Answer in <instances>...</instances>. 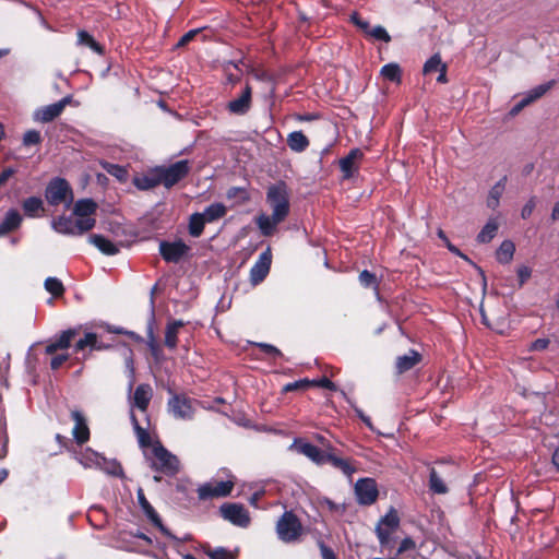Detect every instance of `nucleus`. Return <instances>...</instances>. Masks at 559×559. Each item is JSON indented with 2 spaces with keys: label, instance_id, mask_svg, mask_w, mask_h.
Here are the masks:
<instances>
[{
  "label": "nucleus",
  "instance_id": "obj_1",
  "mask_svg": "<svg viewBox=\"0 0 559 559\" xmlns=\"http://www.w3.org/2000/svg\"><path fill=\"white\" fill-rule=\"evenodd\" d=\"M265 200L272 214L261 213L255 217V224L264 237H271L277 231L290 212L289 191L285 182L271 185L266 190Z\"/></svg>",
  "mask_w": 559,
  "mask_h": 559
},
{
  "label": "nucleus",
  "instance_id": "obj_2",
  "mask_svg": "<svg viewBox=\"0 0 559 559\" xmlns=\"http://www.w3.org/2000/svg\"><path fill=\"white\" fill-rule=\"evenodd\" d=\"M74 459L84 468L99 469L110 476H123V471L119 462H117L115 459H107L91 448H85L80 452H74Z\"/></svg>",
  "mask_w": 559,
  "mask_h": 559
},
{
  "label": "nucleus",
  "instance_id": "obj_3",
  "mask_svg": "<svg viewBox=\"0 0 559 559\" xmlns=\"http://www.w3.org/2000/svg\"><path fill=\"white\" fill-rule=\"evenodd\" d=\"M399 526L400 518L393 508L379 520L376 526V534L383 550L391 549L393 547L395 542L393 535L397 531Z\"/></svg>",
  "mask_w": 559,
  "mask_h": 559
},
{
  "label": "nucleus",
  "instance_id": "obj_4",
  "mask_svg": "<svg viewBox=\"0 0 559 559\" xmlns=\"http://www.w3.org/2000/svg\"><path fill=\"white\" fill-rule=\"evenodd\" d=\"M153 457L150 459L151 467L166 475H175L179 472L180 464L176 455L171 454L162 444L156 443L152 449Z\"/></svg>",
  "mask_w": 559,
  "mask_h": 559
},
{
  "label": "nucleus",
  "instance_id": "obj_5",
  "mask_svg": "<svg viewBox=\"0 0 559 559\" xmlns=\"http://www.w3.org/2000/svg\"><path fill=\"white\" fill-rule=\"evenodd\" d=\"M96 219H78L71 216H59L52 219L51 227L63 235H83L95 226Z\"/></svg>",
  "mask_w": 559,
  "mask_h": 559
},
{
  "label": "nucleus",
  "instance_id": "obj_6",
  "mask_svg": "<svg viewBox=\"0 0 559 559\" xmlns=\"http://www.w3.org/2000/svg\"><path fill=\"white\" fill-rule=\"evenodd\" d=\"M276 533L282 542L293 543L300 537L302 525L292 511H286L276 523Z\"/></svg>",
  "mask_w": 559,
  "mask_h": 559
},
{
  "label": "nucleus",
  "instance_id": "obj_7",
  "mask_svg": "<svg viewBox=\"0 0 559 559\" xmlns=\"http://www.w3.org/2000/svg\"><path fill=\"white\" fill-rule=\"evenodd\" d=\"M46 200L51 205L66 203L67 207L73 201V193L70 185L62 178L52 179L46 187Z\"/></svg>",
  "mask_w": 559,
  "mask_h": 559
},
{
  "label": "nucleus",
  "instance_id": "obj_8",
  "mask_svg": "<svg viewBox=\"0 0 559 559\" xmlns=\"http://www.w3.org/2000/svg\"><path fill=\"white\" fill-rule=\"evenodd\" d=\"M157 169L160 183L166 188H170L187 176L189 173V163L188 160H179L168 167H160Z\"/></svg>",
  "mask_w": 559,
  "mask_h": 559
},
{
  "label": "nucleus",
  "instance_id": "obj_9",
  "mask_svg": "<svg viewBox=\"0 0 559 559\" xmlns=\"http://www.w3.org/2000/svg\"><path fill=\"white\" fill-rule=\"evenodd\" d=\"M190 251V247L186 245L182 240H177L174 242L162 241L159 243V253L163 259L167 262L177 263L183 257H186Z\"/></svg>",
  "mask_w": 559,
  "mask_h": 559
},
{
  "label": "nucleus",
  "instance_id": "obj_10",
  "mask_svg": "<svg viewBox=\"0 0 559 559\" xmlns=\"http://www.w3.org/2000/svg\"><path fill=\"white\" fill-rule=\"evenodd\" d=\"M222 515L235 525L246 527L250 523L248 511L241 506L236 503H226L221 507Z\"/></svg>",
  "mask_w": 559,
  "mask_h": 559
},
{
  "label": "nucleus",
  "instance_id": "obj_11",
  "mask_svg": "<svg viewBox=\"0 0 559 559\" xmlns=\"http://www.w3.org/2000/svg\"><path fill=\"white\" fill-rule=\"evenodd\" d=\"M355 492L360 504H371L377 500L378 489L371 478L359 479L355 485Z\"/></svg>",
  "mask_w": 559,
  "mask_h": 559
},
{
  "label": "nucleus",
  "instance_id": "obj_12",
  "mask_svg": "<svg viewBox=\"0 0 559 559\" xmlns=\"http://www.w3.org/2000/svg\"><path fill=\"white\" fill-rule=\"evenodd\" d=\"M233 487L234 483L230 480L218 481L215 484L207 483L199 487L198 495L202 500L216 497H226L230 493Z\"/></svg>",
  "mask_w": 559,
  "mask_h": 559
},
{
  "label": "nucleus",
  "instance_id": "obj_13",
  "mask_svg": "<svg viewBox=\"0 0 559 559\" xmlns=\"http://www.w3.org/2000/svg\"><path fill=\"white\" fill-rule=\"evenodd\" d=\"M290 449L307 456L309 460H311L313 463L318 465L326 463V456L329 453L321 451L318 447L309 442L295 440L294 443L290 445Z\"/></svg>",
  "mask_w": 559,
  "mask_h": 559
},
{
  "label": "nucleus",
  "instance_id": "obj_14",
  "mask_svg": "<svg viewBox=\"0 0 559 559\" xmlns=\"http://www.w3.org/2000/svg\"><path fill=\"white\" fill-rule=\"evenodd\" d=\"M271 262V250L266 249L259 255V259L255 261V263L250 270V281L252 282V284L257 285L265 278L270 271Z\"/></svg>",
  "mask_w": 559,
  "mask_h": 559
},
{
  "label": "nucleus",
  "instance_id": "obj_15",
  "mask_svg": "<svg viewBox=\"0 0 559 559\" xmlns=\"http://www.w3.org/2000/svg\"><path fill=\"white\" fill-rule=\"evenodd\" d=\"M169 409L176 418L191 419L193 407L191 400L186 396L175 395L168 402Z\"/></svg>",
  "mask_w": 559,
  "mask_h": 559
},
{
  "label": "nucleus",
  "instance_id": "obj_16",
  "mask_svg": "<svg viewBox=\"0 0 559 559\" xmlns=\"http://www.w3.org/2000/svg\"><path fill=\"white\" fill-rule=\"evenodd\" d=\"M68 102L69 98L66 97L57 103L37 109L34 114V119L40 122L52 121L55 118L61 115Z\"/></svg>",
  "mask_w": 559,
  "mask_h": 559
},
{
  "label": "nucleus",
  "instance_id": "obj_17",
  "mask_svg": "<svg viewBox=\"0 0 559 559\" xmlns=\"http://www.w3.org/2000/svg\"><path fill=\"white\" fill-rule=\"evenodd\" d=\"M251 94L252 90L249 84L245 86L241 94L230 100L227 105L228 110L234 115H245L249 111L251 107Z\"/></svg>",
  "mask_w": 559,
  "mask_h": 559
},
{
  "label": "nucleus",
  "instance_id": "obj_18",
  "mask_svg": "<svg viewBox=\"0 0 559 559\" xmlns=\"http://www.w3.org/2000/svg\"><path fill=\"white\" fill-rule=\"evenodd\" d=\"M361 158L362 152L358 148H354L347 156L340 160V167L345 179L350 178L358 170V163Z\"/></svg>",
  "mask_w": 559,
  "mask_h": 559
},
{
  "label": "nucleus",
  "instance_id": "obj_19",
  "mask_svg": "<svg viewBox=\"0 0 559 559\" xmlns=\"http://www.w3.org/2000/svg\"><path fill=\"white\" fill-rule=\"evenodd\" d=\"M71 416L74 420V427L72 429L73 438L79 444H83L90 439V429L86 420L79 411H73Z\"/></svg>",
  "mask_w": 559,
  "mask_h": 559
},
{
  "label": "nucleus",
  "instance_id": "obj_20",
  "mask_svg": "<svg viewBox=\"0 0 559 559\" xmlns=\"http://www.w3.org/2000/svg\"><path fill=\"white\" fill-rule=\"evenodd\" d=\"M96 210L97 204L92 199H81L73 206V215L78 219H95L94 214Z\"/></svg>",
  "mask_w": 559,
  "mask_h": 559
},
{
  "label": "nucleus",
  "instance_id": "obj_21",
  "mask_svg": "<svg viewBox=\"0 0 559 559\" xmlns=\"http://www.w3.org/2000/svg\"><path fill=\"white\" fill-rule=\"evenodd\" d=\"M138 501L140 507L142 508L145 515L152 521V523L157 526L164 534L168 535V531L164 527L162 524V521L154 510V508L150 504V502L146 500L144 496V491L142 488H139L136 491Z\"/></svg>",
  "mask_w": 559,
  "mask_h": 559
},
{
  "label": "nucleus",
  "instance_id": "obj_22",
  "mask_svg": "<svg viewBox=\"0 0 559 559\" xmlns=\"http://www.w3.org/2000/svg\"><path fill=\"white\" fill-rule=\"evenodd\" d=\"M76 335L75 329L63 331L53 342L46 346V353L51 355L59 349H67L70 347L73 337Z\"/></svg>",
  "mask_w": 559,
  "mask_h": 559
},
{
  "label": "nucleus",
  "instance_id": "obj_23",
  "mask_svg": "<svg viewBox=\"0 0 559 559\" xmlns=\"http://www.w3.org/2000/svg\"><path fill=\"white\" fill-rule=\"evenodd\" d=\"M88 242L106 255H115L119 252L118 246L102 235H91Z\"/></svg>",
  "mask_w": 559,
  "mask_h": 559
},
{
  "label": "nucleus",
  "instance_id": "obj_24",
  "mask_svg": "<svg viewBox=\"0 0 559 559\" xmlns=\"http://www.w3.org/2000/svg\"><path fill=\"white\" fill-rule=\"evenodd\" d=\"M152 399V389L148 384H140L134 392L133 404L140 411H146Z\"/></svg>",
  "mask_w": 559,
  "mask_h": 559
},
{
  "label": "nucleus",
  "instance_id": "obj_25",
  "mask_svg": "<svg viewBox=\"0 0 559 559\" xmlns=\"http://www.w3.org/2000/svg\"><path fill=\"white\" fill-rule=\"evenodd\" d=\"M185 325L182 320H174L168 322L165 330V345L174 349L177 346L179 330Z\"/></svg>",
  "mask_w": 559,
  "mask_h": 559
},
{
  "label": "nucleus",
  "instance_id": "obj_26",
  "mask_svg": "<svg viewBox=\"0 0 559 559\" xmlns=\"http://www.w3.org/2000/svg\"><path fill=\"white\" fill-rule=\"evenodd\" d=\"M22 222V216L16 210H10L0 224V236L16 229Z\"/></svg>",
  "mask_w": 559,
  "mask_h": 559
},
{
  "label": "nucleus",
  "instance_id": "obj_27",
  "mask_svg": "<svg viewBox=\"0 0 559 559\" xmlns=\"http://www.w3.org/2000/svg\"><path fill=\"white\" fill-rule=\"evenodd\" d=\"M507 177H502L489 191L487 198V206L496 210L500 204V198L506 189Z\"/></svg>",
  "mask_w": 559,
  "mask_h": 559
},
{
  "label": "nucleus",
  "instance_id": "obj_28",
  "mask_svg": "<svg viewBox=\"0 0 559 559\" xmlns=\"http://www.w3.org/2000/svg\"><path fill=\"white\" fill-rule=\"evenodd\" d=\"M287 145L292 151L300 153L309 146V141L301 131H294L287 136Z\"/></svg>",
  "mask_w": 559,
  "mask_h": 559
},
{
  "label": "nucleus",
  "instance_id": "obj_29",
  "mask_svg": "<svg viewBox=\"0 0 559 559\" xmlns=\"http://www.w3.org/2000/svg\"><path fill=\"white\" fill-rule=\"evenodd\" d=\"M134 186L140 190H148L160 185L158 169L154 174L143 175L135 177L133 180Z\"/></svg>",
  "mask_w": 559,
  "mask_h": 559
},
{
  "label": "nucleus",
  "instance_id": "obj_30",
  "mask_svg": "<svg viewBox=\"0 0 559 559\" xmlns=\"http://www.w3.org/2000/svg\"><path fill=\"white\" fill-rule=\"evenodd\" d=\"M227 213V207L223 203H213L209 205L201 215L206 221V223H213L222 217H224Z\"/></svg>",
  "mask_w": 559,
  "mask_h": 559
},
{
  "label": "nucleus",
  "instance_id": "obj_31",
  "mask_svg": "<svg viewBox=\"0 0 559 559\" xmlns=\"http://www.w3.org/2000/svg\"><path fill=\"white\" fill-rule=\"evenodd\" d=\"M498 228V219L496 217L490 218L477 235V241L480 243H487L491 241V239L496 236Z\"/></svg>",
  "mask_w": 559,
  "mask_h": 559
},
{
  "label": "nucleus",
  "instance_id": "obj_32",
  "mask_svg": "<svg viewBox=\"0 0 559 559\" xmlns=\"http://www.w3.org/2000/svg\"><path fill=\"white\" fill-rule=\"evenodd\" d=\"M429 489L438 495H444L449 490L441 475L433 467L430 468L429 473Z\"/></svg>",
  "mask_w": 559,
  "mask_h": 559
},
{
  "label": "nucleus",
  "instance_id": "obj_33",
  "mask_svg": "<svg viewBox=\"0 0 559 559\" xmlns=\"http://www.w3.org/2000/svg\"><path fill=\"white\" fill-rule=\"evenodd\" d=\"M23 210L26 216L35 217L44 210V203L40 198L31 197L24 200Z\"/></svg>",
  "mask_w": 559,
  "mask_h": 559
},
{
  "label": "nucleus",
  "instance_id": "obj_34",
  "mask_svg": "<svg viewBox=\"0 0 559 559\" xmlns=\"http://www.w3.org/2000/svg\"><path fill=\"white\" fill-rule=\"evenodd\" d=\"M206 221L203 218L201 213H193L189 218V234L198 238L202 235Z\"/></svg>",
  "mask_w": 559,
  "mask_h": 559
},
{
  "label": "nucleus",
  "instance_id": "obj_35",
  "mask_svg": "<svg viewBox=\"0 0 559 559\" xmlns=\"http://www.w3.org/2000/svg\"><path fill=\"white\" fill-rule=\"evenodd\" d=\"M515 247L512 241L504 240L498 248L496 255L499 262L509 263L514 254Z\"/></svg>",
  "mask_w": 559,
  "mask_h": 559
},
{
  "label": "nucleus",
  "instance_id": "obj_36",
  "mask_svg": "<svg viewBox=\"0 0 559 559\" xmlns=\"http://www.w3.org/2000/svg\"><path fill=\"white\" fill-rule=\"evenodd\" d=\"M326 463L332 464L335 468L341 469L346 476L350 477L355 473V468L346 460L337 457L331 453L326 456Z\"/></svg>",
  "mask_w": 559,
  "mask_h": 559
},
{
  "label": "nucleus",
  "instance_id": "obj_37",
  "mask_svg": "<svg viewBox=\"0 0 559 559\" xmlns=\"http://www.w3.org/2000/svg\"><path fill=\"white\" fill-rule=\"evenodd\" d=\"M418 361L419 355L415 352H411L408 355H404L397 358L396 368L400 372H403L413 368Z\"/></svg>",
  "mask_w": 559,
  "mask_h": 559
},
{
  "label": "nucleus",
  "instance_id": "obj_38",
  "mask_svg": "<svg viewBox=\"0 0 559 559\" xmlns=\"http://www.w3.org/2000/svg\"><path fill=\"white\" fill-rule=\"evenodd\" d=\"M122 357L124 359L126 369L128 371L129 377V391L132 390L133 383H134V360H133V353L130 348H124L122 353Z\"/></svg>",
  "mask_w": 559,
  "mask_h": 559
},
{
  "label": "nucleus",
  "instance_id": "obj_39",
  "mask_svg": "<svg viewBox=\"0 0 559 559\" xmlns=\"http://www.w3.org/2000/svg\"><path fill=\"white\" fill-rule=\"evenodd\" d=\"M381 75L391 82L399 83L401 81V69L396 63H388L382 67Z\"/></svg>",
  "mask_w": 559,
  "mask_h": 559
},
{
  "label": "nucleus",
  "instance_id": "obj_40",
  "mask_svg": "<svg viewBox=\"0 0 559 559\" xmlns=\"http://www.w3.org/2000/svg\"><path fill=\"white\" fill-rule=\"evenodd\" d=\"M45 288L55 297L61 296L64 292L63 284L57 277H47L45 281Z\"/></svg>",
  "mask_w": 559,
  "mask_h": 559
},
{
  "label": "nucleus",
  "instance_id": "obj_41",
  "mask_svg": "<svg viewBox=\"0 0 559 559\" xmlns=\"http://www.w3.org/2000/svg\"><path fill=\"white\" fill-rule=\"evenodd\" d=\"M78 40L79 44L88 46L92 50H94L97 53L103 52L100 45L96 43L94 38L85 31H80L78 33Z\"/></svg>",
  "mask_w": 559,
  "mask_h": 559
},
{
  "label": "nucleus",
  "instance_id": "obj_42",
  "mask_svg": "<svg viewBox=\"0 0 559 559\" xmlns=\"http://www.w3.org/2000/svg\"><path fill=\"white\" fill-rule=\"evenodd\" d=\"M96 335L97 334L94 332L85 333L84 336L75 343V352H83L87 347L92 350V347L93 345H95L96 342Z\"/></svg>",
  "mask_w": 559,
  "mask_h": 559
},
{
  "label": "nucleus",
  "instance_id": "obj_43",
  "mask_svg": "<svg viewBox=\"0 0 559 559\" xmlns=\"http://www.w3.org/2000/svg\"><path fill=\"white\" fill-rule=\"evenodd\" d=\"M443 67H445V63H443L441 61L440 56L439 55H433L424 64V73L425 74H430V73H433V72H439Z\"/></svg>",
  "mask_w": 559,
  "mask_h": 559
},
{
  "label": "nucleus",
  "instance_id": "obj_44",
  "mask_svg": "<svg viewBox=\"0 0 559 559\" xmlns=\"http://www.w3.org/2000/svg\"><path fill=\"white\" fill-rule=\"evenodd\" d=\"M104 168L106 169V171L109 175L116 177L120 181H124L127 179V176H128L127 170L119 165L106 163L104 165Z\"/></svg>",
  "mask_w": 559,
  "mask_h": 559
},
{
  "label": "nucleus",
  "instance_id": "obj_45",
  "mask_svg": "<svg viewBox=\"0 0 559 559\" xmlns=\"http://www.w3.org/2000/svg\"><path fill=\"white\" fill-rule=\"evenodd\" d=\"M132 421H133V426H134V429L138 435V440H139L140 445L143 448L148 447L150 442H151V438H150L148 433L139 425L136 418L133 415H132Z\"/></svg>",
  "mask_w": 559,
  "mask_h": 559
},
{
  "label": "nucleus",
  "instance_id": "obj_46",
  "mask_svg": "<svg viewBox=\"0 0 559 559\" xmlns=\"http://www.w3.org/2000/svg\"><path fill=\"white\" fill-rule=\"evenodd\" d=\"M551 86V83L540 84L536 87H534L532 91H530L526 96L528 99H531V103L535 102L536 99L540 98Z\"/></svg>",
  "mask_w": 559,
  "mask_h": 559
},
{
  "label": "nucleus",
  "instance_id": "obj_47",
  "mask_svg": "<svg viewBox=\"0 0 559 559\" xmlns=\"http://www.w3.org/2000/svg\"><path fill=\"white\" fill-rule=\"evenodd\" d=\"M40 141L41 135L37 130H28L23 135V144L25 146L38 144Z\"/></svg>",
  "mask_w": 559,
  "mask_h": 559
},
{
  "label": "nucleus",
  "instance_id": "obj_48",
  "mask_svg": "<svg viewBox=\"0 0 559 559\" xmlns=\"http://www.w3.org/2000/svg\"><path fill=\"white\" fill-rule=\"evenodd\" d=\"M311 386L310 380L308 379H301L295 382L287 383L284 385L283 391L284 392H292L296 390H306Z\"/></svg>",
  "mask_w": 559,
  "mask_h": 559
},
{
  "label": "nucleus",
  "instance_id": "obj_49",
  "mask_svg": "<svg viewBox=\"0 0 559 559\" xmlns=\"http://www.w3.org/2000/svg\"><path fill=\"white\" fill-rule=\"evenodd\" d=\"M206 554L211 559H235V556L223 547L209 550Z\"/></svg>",
  "mask_w": 559,
  "mask_h": 559
},
{
  "label": "nucleus",
  "instance_id": "obj_50",
  "mask_svg": "<svg viewBox=\"0 0 559 559\" xmlns=\"http://www.w3.org/2000/svg\"><path fill=\"white\" fill-rule=\"evenodd\" d=\"M438 237L444 242V245L447 246V248L454 254L463 258L464 260L468 261L467 257L465 254H463L457 247H455L454 245L451 243V241L449 240V238L445 236V234L443 233V230L439 229L438 230Z\"/></svg>",
  "mask_w": 559,
  "mask_h": 559
},
{
  "label": "nucleus",
  "instance_id": "obj_51",
  "mask_svg": "<svg viewBox=\"0 0 559 559\" xmlns=\"http://www.w3.org/2000/svg\"><path fill=\"white\" fill-rule=\"evenodd\" d=\"M415 547H416L415 542L411 537H405L401 542V544L397 548V551L393 557H396V559H397L400 555H402L406 551L413 550V549H415Z\"/></svg>",
  "mask_w": 559,
  "mask_h": 559
},
{
  "label": "nucleus",
  "instance_id": "obj_52",
  "mask_svg": "<svg viewBox=\"0 0 559 559\" xmlns=\"http://www.w3.org/2000/svg\"><path fill=\"white\" fill-rule=\"evenodd\" d=\"M369 34L374 37L376 39H379V40H383L385 43H389L391 40V37L390 35L388 34V32L385 31L384 27L378 25L376 27H373Z\"/></svg>",
  "mask_w": 559,
  "mask_h": 559
},
{
  "label": "nucleus",
  "instance_id": "obj_53",
  "mask_svg": "<svg viewBox=\"0 0 559 559\" xmlns=\"http://www.w3.org/2000/svg\"><path fill=\"white\" fill-rule=\"evenodd\" d=\"M311 386H321L328 390H335V384L328 378H321L319 380H310Z\"/></svg>",
  "mask_w": 559,
  "mask_h": 559
},
{
  "label": "nucleus",
  "instance_id": "obj_54",
  "mask_svg": "<svg viewBox=\"0 0 559 559\" xmlns=\"http://www.w3.org/2000/svg\"><path fill=\"white\" fill-rule=\"evenodd\" d=\"M359 282L361 283V285L369 287L372 284H374L376 277L372 273L365 270L359 274Z\"/></svg>",
  "mask_w": 559,
  "mask_h": 559
},
{
  "label": "nucleus",
  "instance_id": "obj_55",
  "mask_svg": "<svg viewBox=\"0 0 559 559\" xmlns=\"http://www.w3.org/2000/svg\"><path fill=\"white\" fill-rule=\"evenodd\" d=\"M200 33V29L199 28H195V29H191L189 32H187L181 38L180 40L178 41L177 44V47H183L186 46L188 43H190L198 34Z\"/></svg>",
  "mask_w": 559,
  "mask_h": 559
},
{
  "label": "nucleus",
  "instance_id": "obj_56",
  "mask_svg": "<svg viewBox=\"0 0 559 559\" xmlns=\"http://www.w3.org/2000/svg\"><path fill=\"white\" fill-rule=\"evenodd\" d=\"M532 271L527 266H521L518 270V276L520 280V285H523L530 277H531Z\"/></svg>",
  "mask_w": 559,
  "mask_h": 559
},
{
  "label": "nucleus",
  "instance_id": "obj_57",
  "mask_svg": "<svg viewBox=\"0 0 559 559\" xmlns=\"http://www.w3.org/2000/svg\"><path fill=\"white\" fill-rule=\"evenodd\" d=\"M548 345H549L548 338H537L536 341H534L531 344L530 349L531 350H543V349L547 348Z\"/></svg>",
  "mask_w": 559,
  "mask_h": 559
},
{
  "label": "nucleus",
  "instance_id": "obj_58",
  "mask_svg": "<svg viewBox=\"0 0 559 559\" xmlns=\"http://www.w3.org/2000/svg\"><path fill=\"white\" fill-rule=\"evenodd\" d=\"M535 209V200L531 199L522 209L521 215L523 218H527L532 215Z\"/></svg>",
  "mask_w": 559,
  "mask_h": 559
},
{
  "label": "nucleus",
  "instance_id": "obj_59",
  "mask_svg": "<svg viewBox=\"0 0 559 559\" xmlns=\"http://www.w3.org/2000/svg\"><path fill=\"white\" fill-rule=\"evenodd\" d=\"M531 104V99L525 95L510 111L511 115H518L525 106Z\"/></svg>",
  "mask_w": 559,
  "mask_h": 559
},
{
  "label": "nucleus",
  "instance_id": "obj_60",
  "mask_svg": "<svg viewBox=\"0 0 559 559\" xmlns=\"http://www.w3.org/2000/svg\"><path fill=\"white\" fill-rule=\"evenodd\" d=\"M350 19L360 29L364 32H369V23L360 19L358 14L354 13Z\"/></svg>",
  "mask_w": 559,
  "mask_h": 559
},
{
  "label": "nucleus",
  "instance_id": "obj_61",
  "mask_svg": "<svg viewBox=\"0 0 559 559\" xmlns=\"http://www.w3.org/2000/svg\"><path fill=\"white\" fill-rule=\"evenodd\" d=\"M69 355H58L53 357L50 361L51 369H58L64 361H67Z\"/></svg>",
  "mask_w": 559,
  "mask_h": 559
},
{
  "label": "nucleus",
  "instance_id": "obj_62",
  "mask_svg": "<svg viewBox=\"0 0 559 559\" xmlns=\"http://www.w3.org/2000/svg\"><path fill=\"white\" fill-rule=\"evenodd\" d=\"M259 347L264 350L266 354L273 355V356H281V352L274 347L271 344L261 343L259 344Z\"/></svg>",
  "mask_w": 559,
  "mask_h": 559
},
{
  "label": "nucleus",
  "instance_id": "obj_63",
  "mask_svg": "<svg viewBox=\"0 0 559 559\" xmlns=\"http://www.w3.org/2000/svg\"><path fill=\"white\" fill-rule=\"evenodd\" d=\"M320 550L322 555V559H336L333 550L325 545H320Z\"/></svg>",
  "mask_w": 559,
  "mask_h": 559
},
{
  "label": "nucleus",
  "instance_id": "obj_64",
  "mask_svg": "<svg viewBox=\"0 0 559 559\" xmlns=\"http://www.w3.org/2000/svg\"><path fill=\"white\" fill-rule=\"evenodd\" d=\"M13 174H14V170L12 168H5L0 174V186H2Z\"/></svg>",
  "mask_w": 559,
  "mask_h": 559
}]
</instances>
